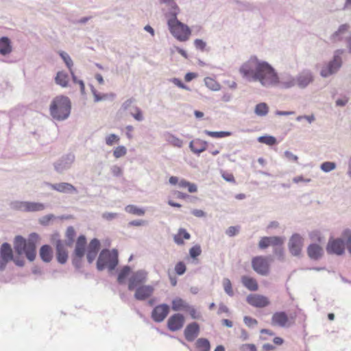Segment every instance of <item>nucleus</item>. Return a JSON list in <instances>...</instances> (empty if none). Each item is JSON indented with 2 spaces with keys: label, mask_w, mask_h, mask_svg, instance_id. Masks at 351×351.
Segmentation results:
<instances>
[{
  "label": "nucleus",
  "mask_w": 351,
  "mask_h": 351,
  "mask_svg": "<svg viewBox=\"0 0 351 351\" xmlns=\"http://www.w3.org/2000/svg\"><path fill=\"white\" fill-rule=\"evenodd\" d=\"M39 239V235L33 232L29 235L27 239H25L21 235H17L14 239V249L18 255L25 254L26 258L30 261H33L36 256V243Z\"/></svg>",
  "instance_id": "f257e3e1"
},
{
  "label": "nucleus",
  "mask_w": 351,
  "mask_h": 351,
  "mask_svg": "<svg viewBox=\"0 0 351 351\" xmlns=\"http://www.w3.org/2000/svg\"><path fill=\"white\" fill-rule=\"evenodd\" d=\"M71 102L66 96L59 95L53 98L49 106L50 115L55 120H66L71 114Z\"/></svg>",
  "instance_id": "f03ea898"
},
{
  "label": "nucleus",
  "mask_w": 351,
  "mask_h": 351,
  "mask_svg": "<svg viewBox=\"0 0 351 351\" xmlns=\"http://www.w3.org/2000/svg\"><path fill=\"white\" fill-rule=\"evenodd\" d=\"M119 254L116 249L111 251L108 249H103L97 261V269L98 271H103L108 268L110 271H113L119 263Z\"/></svg>",
  "instance_id": "7ed1b4c3"
},
{
  "label": "nucleus",
  "mask_w": 351,
  "mask_h": 351,
  "mask_svg": "<svg viewBox=\"0 0 351 351\" xmlns=\"http://www.w3.org/2000/svg\"><path fill=\"white\" fill-rule=\"evenodd\" d=\"M265 61H260L256 57L252 56L243 63L239 69L240 73L248 81H257L258 73Z\"/></svg>",
  "instance_id": "20e7f679"
},
{
  "label": "nucleus",
  "mask_w": 351,
  "mask_h": 351,
  "mask_svg": "<svg viewBox=\"0 0 351 351\" xmlns=\"http://www.w3.org/2000/svg\"><path fill=\"white\" fill-rule=\"evenodd\" d=\"M258 79L262 86L265 87L274 86L278 84V75L275 69L267 62L265 61L260 73Z\"/></svg>",
  "instance_id": "39448f33"
},
{
  "label": "nucleus",
  "mask_w": 351,
  "mask_h": 351,
  "mask_svg": "<svg viewBox=\"0 0 351 351\" xmlns=\"http://www.w3.org/2000/svg\"><path fill=\"white\" fill-rule=\"evenodd\" d=\"M343 53V49H337L335 51L332 59L325 64L320 71V75L322 77L326 78L337 73L342 66L341 56Z\"/></svg>",
  "instance_id": "423d86ee"
},
{
  "label": "nucleus",
  "mask_w": 351,
  "mask_h": 351,
  "mask_svg": "<svg viewBox=\"0 0 351 351\" xmlns=\"http://www.w3.org/2000/svg\"><path fill=\"white\" fill-rule=\"evenodd\" d=\"M10 207L14 210L34 213L44 210L46 206L40 202L14 200L10 203Z\"/></svg>",
  "instance_id": "0eeeda50"
},
{
  "label": "nucleus",
  "mask_w": 351,
  "mask_h": 351,
  "mask_svg": "<svg viewBox=\"0 0 351 351\" xmlns=\"http://www.w3.org/2000/svg\"><path fill=\"white\" fill-rule=\"evenodd\" d=\"M171 34L178 40L184 42L189 39L191 35L190 28L179 20L167 22Z\"/></svg>",
  "instance_id": "6e6552de"
},
{
  "label": "nucleus",
  "mask_w": 351,
  "mask_h": 351,
  "mask_svg": "<svg viewBox=\"0 0 351 351\" xmlns=\"http://www.w3.org/2000/svg\"><path fill=\"white\" fill-rule=\"evenodd\" d=\"M148 272L145 269H139L133 272L128 280V289L134 290L135 288L144 284L147 281Z\"/></svg>",
  "instance_id": "1a4fd4ad"
},
{
  "label": "nucleus",
  "mask_w": 351,
  "mask_h": 351,
  "mask_svg": "<svg viewBox=\"0 0 351 351\" xmlns=\"http://www.w3.org/2000/svg\"><path fill=\"white\" fill-rule=\"evenodd\" d=\"M75 159V155L72 153L63 155L53 163L54 169L58 173H63L71 169Z\"/></svg>",
  "instance_id": "9d476101"
},
{
  "label": "nucleus",
  "mask_w": 351,
  "mask_h": 351,
  "mask_svg": "<svg viewBox=\"0 0 351 351\" xmlns=\"http://www.w3.org/2000/svg\"><path fill=\"white\" fill-rule=\"evenodd\" d=\"M14 260L11 245L7 242L2 243L0 247V271L5 270L8 263Z\"/></svg>",
  "instance_id": "9b49d317"
},
{
  "label": "nucleus",
  "mask_w": 351,
  "mask_h": 351,
  "mask_svg": "<svg viewBox=\"0 0 351 351\" xmlns=\"http://www.w3.org/2000/svg\"><path fill=\"white\" fill-rule=\"evenodd\" d=\"M252 267L258 274L267 276L269 272V265L265 257L259 256L254 257L252 260Z\"/></svg>",
  "instance_id": "f8f14e48"
},
{
  "label": "nucleus",
  "mask_w": 351,
  "mask_h": 351,
  "mask_svg": "<svg viewBox=\"0 0 351 351\" xmlns=\"http://www.w3.org/2000/svg\"><path fill=\"white\" fill-rule=\"evenodd\" d=\"M302 246V237L298 233L293 234L289 239L288 243L290 253L294 256H299L301 254Z\"/></svg>",
  "instance_id": "ddd939ff"
},
{
  "label": "nucleus",
  "mask_w": 351,
  "mask_h": 351,
  "mask_svg": "<svg viewBox=\"0 0 351 351\" xmlns=\"http://www.w3.org/2000/svg\"><path fill=\"white\" fill-rule=\"evenodd\" d=\"M134 298L138 301H145L149 298L154 292V287L150 285L138 286L134 289Z\"/></svg>",
  "instance_id": "4468645a"
},
{
  "label": "nucleus",
  "mask_w": 351,
  "mask_h": 351,
  "mask_svg": "<svg viewBox=\"0 0 351 351\" xmlns=\"http://www.w3.org/2000/svg\"><path fill=\"white\" fill-rule=\"evenodd\" d=\"M345 243L341 239H330L326 246L329 254L341 255L344 252Z\"/></svg>",
  "instance_id": "2eb2a0df"
},
{
  "label": "nucleus",
  "mask_w": 351,
  "mask_h": 351,
  "mask_svg": "<svg viewBox=\"0 0 351 351\" xmlns=\"http://www.w3.org/2000/svg\"><path fill=\"white\" fill-rule=\"evenodd\" d=\"M314 80L313 73L310 70H303L295 77L296 85L300 88H305Z\"/></svg>",
  "instance_id": "dca6fc26"
},
{
  "label": "nucleus",
  "mask_w": 351,
  "mask_h": 351,
  "mask_svg": "<svg viewBox=\"0 0 351 351\" xmlns=\"http://www.w3.org/2000/svg\"><path fill=\"white\" fill-rule=\"evenodd\" d=\"M169 306L167 304L157 305L152 312V318L156 322H162L169 313Z\"/></svg>",
  "instance_id": "f3484780"
},
{
  "label": "nucleus",
  "mask_w": 351,
  "mask_h": 351,
  "mask_svg": "<svg viewBox=\"0 0 351 351\" xmlns=\"http://www.w3.org/2000/svg\"><path fill=\"white\" fill-rule=\"evenodd\" d=\"M247 302L256 308H263L269 304L268 298L262 295L250 294L246 298Z\"/></svg>",
  "instance_id": "a211bd4d"
},
{
  "label": "nucleus",
  "mask_w": 351,
  "mask_h": 351,
  "mask_svg": "<svg viewBox=\"0 0 351 351\" xmlns=\"http://www.w3.org/2000/svg\"><path fill=\"white\" fill-rule=\"evenodd\" d=\"M184 324V317L180 313L171 315L167 321V327L171 331H177L181 329Z\"/></svg>",
  "instance_id": "6ab92c4d"
},
{
  "label": "nucleus",
  "mask_w": 351,
  "mask_h": 351,
  "mask_svg": "<svg viewBox=\"0 0 351 351\" xmlns=\"http://www.w3.org/2000/svg\"><path fill=\"white\" fill-rule=\"evenodd\" d=\"M51 189L63 193H77V189L70 183L60 182L56 184L45 183Z\"/></svg>",
  "instance_id": "aec40b11"
},
{
  "label": "nucleus",
  "mask_w": 351,
  "mask_h": 351,
  "mask_svg": "<svg viewBox=\"0 0 351 351\" xmlns=\"http://www.w3.org/2000/svg\"><path fill=\"white\" fill-rule=\"evenodd\" d=\"M199 330L200 328L198 323L194 322L188 324L184 330L186 340L189 342L193 341L199 335Z\"/></svg>",
  "instance_id": "412c9836"
},
{
  "label": "nucleus",
  "mask_w": 351,
  "mask_h": 351,
  "mask_svg": "<svg viewBox=\"0 0 351 351\" xmlns=\"http://www.w3.org/2000/svg\"><path fill=\"white\" fill-rule=\"evenodd\" d=\"M56 254L57 261L63 265L65 264L68 260V252L64 248V244L60 239L56 242Z\"/></svg>",
  "instance_id": "4be33fe9"
},
{
  "label": "nucleus",
  "mask_w": 351,
  "mask_h": 351,
  "mask_svg": "<svg viewBox=\"0 0 351 351\" xmlns=\"http://www.w3.org/2000/svg\"><path fill=\"white\" fill-rule=\"evenodd\" d=\"M278 84L286 89L292 88L296 85L295 77L288 73H281L278 76Z\"/></svg>",
  "instance_id": "5701e85b"
},
{
  "label": "nucleus",
  "mask_w": 351,
  "mask_h": 351,
  "mask_svg": "<svg viewBox=\"0 0 351 351\" xmlns=\"http://www.w3.org/2000/svg\"><path fill=\"white\" fill-rule=\"evenodd\" d=\"M86 237L83 234L80 235L75 243L73 256L83 258L86 252Z\"/></svg>",
  "instance_id": "b1692460"
},
{
  "label": "nucleus",
  "mask_w": 351,
  "mask_h": 351,
  "mask_svg": "<svg viewBox=\"0 0 351 351\" xmlns=\"http://www.w3.org/2000/svg\"><path fill=\"white\" fill-rule=\"evenodd\" d=\"M324 250L322 247L317 243L310 244L307 247L308 256L312 260H319L322 256Z\"/></svg>",
  "instance_id": "393cba45"
},
{
  "label": "nucleus",
  "mask_w": 351,
  "mask_h": 351,
  "mask_svg": "<svg viewBox=\"0 0 351 351\" xmlns=\"http://www.w3.org/2000/svg\"><path fill=\"white\" fill-rule=\"evenodd\" d=\"M208 143L205 141H202L197 138L191 141L189 143V148L191 152L199 155L200 153L204 152L207 148Z\"/></svg>",
  "instance_id": "a878e982"
},
{
  "label": "nucleus",
  "mask_w": 351,
  "mask_h": 351,
  "mask_svg": "<svg viewBox=\"0 0 351 351\" xmlns=\"http://www.w3.org/2000/svg\"><path fill=\"white\" fill-rule=\"evenodd\" d=\"M287 322L288 317L284 311L276 312L272 315L271 324L274 326L285 327Z\"/></svg>",
  "instance_id": "bb28decb"
},
{
  "label": "nucleus",
  "mask_w": 351,
  "mask_h": 351,
  "mask_svg": "<svg viewBox=\"0 0 351 351\" xmlns=\"http://www.w3.org/2000/svg\"><path fill=\"white\" fill-rule=\"evenodd\" d=\"M41 260L45 263H49L53 258L52 248L49 245H43L39 250Z\"/></svg>",
  "instance_id": "cd10ccee"
},
{
  "label": "nucleus",
  "mask_w": 351,
  "mask_h": 351,
  "mask_svg": "<svg viewBox=\"0 0 351 351\" xmlns=\"http://www.w3.org/2000/svg\"><path fill=\"white\" fill-rule=\"evenodd\" d=\"M350 25L347 23L341 25L338 29L330 37L332 42L336 43L342 40L343 36L348 31Z\"/></svg>",
  "instance_id": "c85d7f7f"
},
{
  "label": "nucleus",
  "mask_w": 351,
  "mask_h": 351,
  "mask_svg": "<svg viewBox=\"0 0 351 351\" xmlns=\"http://www.w3.org/2000/svg\"><path fill=\"white\" fill-rule=\"evenodd\" d=\"M59 55L62 58V59L63 60V61L64 62L65 64L66 65L67 68L69 69L70 73H71V77H72V80L73 81V82H76L77 81V77L76 75H75L73 71V69H72V66L73 65V60L71 58L70 56L64 52V51H60L59 52Z\"/></svg>",
  "instance_id": "c756f323"
},
{
  "label": "nucleus",
  "mask_w": 351,
  "mask_h": 351,
  "mask_svg": "<svg viewBox=\"0 0 351 351\" xmlns=\"http://www.w3.org/2000/svg\"><path fill=\"white\" fill-rule=\"evenodd\" d=\"M12 51L10 40L5 36L0 38V54L6 56Z\"/></svg>",
  "instance_id": "7c9ffc66"
},
{
  "label": "nucleus",
  "mask_w": 351,
  "mask_h": 351,
  "mask_svg": "<svg viewBox=\"0 0 351 351\" xmlns=\"http://www.w3.org/2000/svg\"><path fill=\"white\" fill-rule=\"evenodd\" d=\"M241 282L247 289L250 291H255L258 290V285L256 280L251 277L243 276L241 278Z\"/></svg>",
  "instance_id": "2f4dec72"
},
{
  "label": "nucleus",
  "mask_w": 351,
  "mask_h": 351,
  "mask_svg": "<svg viewBox=\"0 0 351 351\" xmlns=\"http://www.w3.org/2000/svg\"><path fill=\"white\" fill-rule=\"evenodd\" d=\"M69 80V75L64 71H58L55 77V82L62 87H67Z\"/></svg>",
  "instance_id": "473e14b6"
},
{
  "label": "nucleus",
  "mask_w": 351,
  "mask_h": 351,
  "mask_svg": "<svg viewBox=\"0 0 351 351\" xmlns=\"http://www.w3.org/2000/svg\"><path fill=\"white\" fill-rule=\"evenodd\" d=\"M164 136L165 141L174 147H181L183 145V141L182 139L178 138L169 132L165 134Z\"/></svg>",
  "instance_id": "72a5a7b5"
},
{
  "label": "nucleus",
  "mask_w": 351,
  "mask_h": 351,
  "mask_svg": "<svg viewBox=\"0 0 351 351\" xmlns=\"http://www.w3.org/2000/svg\"><path fill=\"white\" fill-rule=\"evenodd\" d=\"M76 235L75 230L73 226H69L66 231V239L64 244L68 247H71L74 242V238Z\"/></svg>",
  "instance_id": "f704fd0d"
},
{
  "label": "nucleus",
  "mask_w": 351,
  "mask_h": 351,
  "mask_svg": "<svg viewBox=\"0 0 351 351\" xmlns=\"http://www.w3.org/2000/svg\"><path fill=\"white\" fill-rule=\"evenodd\" d=\"M196 348L199 351H210V343L206 338H199L195 342Z\"/></svg>",
  "instance_id": "c9c22d12"
},
{
  "label": "nucleus",
  "mask_w": 351,
  "mask_h": 351,
  "mask_svg": "<svg viewBox=\"0 0 351 351\" xmlns=\"http://www.w3.org/2000/svg\"><path fill=\"white\" fill-rule=\"evenodd\" d=\"M189 304L186 302L184 300L178 298L172 301V309L175 311H178L181 310H185L188 307Z\"/></svg>",
  "instance_id": "e433bc0d"
},
{
  "label": "nucleus",
  "mask_w": 351,
  "mask_h": 351,
  "mask_svg": "<svg viewBox=\"0 0 351 351\" xmlns=\"http://www.w3.org/2000/svg\"><path fill=\"white\" fill-rule=\"evenodd\" d=\"M170 6L169 14L171 16V19L168 20V21H176V20H178L177 18V16L180 12V8L176 4V3L173 1H171L170 4H167Z\"/></svg>",
  "instance_id": "4c0bfd02"
},
{
  "label": "nucleus",
  "mask_w": 351,
  "mask_h": 351,
  "mask_svg": "<svg viewBox=\"0 0 351 351\" xmlns=\"http://www.w3.org/2000/svg\"><path fill=\"white\" fill-rule=\"evenodd\" d=\"M269 112V107L266 103L262 102L258 104L254 108V112L256 115L264 117Z\"/></svg>",
  "instance_id": "58836bf2"
},
{
  "label": "nucleus",
  "mask_w": 351,
  "mask_h": 351,
  "mask_svg": "<svg viewBox=\"0 0 351 351\" xmlns=\"http://www.w3.org/2000/svg\"><path fill=\"white\" fill-rule=\"evenodd\" d=\"M204 84L207 88L213 91L219 90L221 88L220 84L212 77H205Z\"/></svg>",
  "instance_id": "ea45409f"
},
{
  "label": "nucleus",
  "mask_w": 351,
  "mask_h": 351,
  "mask_svg": "<svg viewBox=\"0 0 351 351\" xmlns=\"http://www.w3.org/2000/svg\"><path fill=\"white\" fill-rule=\"evenodd\" d=\"M130 272H131L130 267L128 265L124 266L121 269V270L120 271V272L118 275V278H117L118 282L119 284H123L125 282V278L130 274Z\"/></svg>",
  "instance_id": "a19ab883"
},
{
  "label": "nucleus",
  "mask_w": 351,
  "mask_h": 351,
  "mask_svg": "<svg viewBox=\"0 0 351 351\" xmlns=\"http://www.w3.org/2000/svg\"><path fill=\"white\" fill-rule=\"evenodd\" d=\"M269 245L273 247L274 248H276L277 246L283 245L285 239L282 237H278V236H273V237H268Z\"/></svg>",
  "instance_id": "79ce46f5"
},
{
  "label": "nucleus",
  "mask_w": 351,
  "mask_h": 351,
  "mask_svg": "<svg viewBox=\"0 0 351 351\" xmlns=\"http://www.w3.org/2000/svg\"><path fill=\"white\" fill-rule=\"evenodd\" d=\"M204 132L211 137L217 138H224L231 135V132L228 131L213 132L206 130Z\"/></svg>",
  "instance_id": "37998d69"
},
{
  "label": "nucleus",
  "mask_w": 351,
  "mask_h": 351,
  "mask_svg": "<svg viewBox=\"0 0 351 351\" xmlns=\"http://www.w3.org/2000/svg\"><path fill=\"white\" fill-rule=\"evenodd\" d=\"M101 247V243L100 241L96 238L93 239L88 247H87V251L88 252H99V249Z\"/></svg>",
  "instance_id": "c03bdc74"
},
{
  "label": "nucleus",
  "mask_w": 351,
  "mask_h": 351,
  "mask_svg": "<svg viewBox=\"0 0 351 351\" xmlns=\"http://www.w3.org/2000/svg\"><path fill=\"white\" fill-rule=\"evenodd\" d=\"M125 210L128 213L138 216H143L145 215V210L143 209L139 208L134 205H128L125 207Z\"/></svg>",
  "instance_id": "a18cd8bd"
},
{
  "label": "nucleus",
  "mask_w": 351,
  "mask_h": 351,
  "mask_svg": "<svg viewBox=\"0 0 351 351\" xmlns=\"http://www.w3.org/2000/svg\"><path fill=\"white\" fill-rule=\"evenodd\" d=\"M258 141L267 145H274L276 143V138L272 136H261L258 137Z\"/></svg>",
  "instance_id": "49530a36"
},
{
  "label": "nucleus",
  "mask_w": 351,
  "mask_h": 351,
  "mask_svg": "<svg viewBox=\"0 0 351 351\" xmlns=\"http://www.w3.org/2000/svg\"><path fill=\"white\" fill-rule=\"evenodd\" d=\"M222 283H223V289H224V291L226 292V293L228 294L230 297L233 296L234 291L232 290V283H231L230 280L228 278H225L223 279Z\"/></svg>",
  "instance_id": "de8ad7c7"
},
{
  "label": "nucleus",
  "mask_w": 351,
  "mask_h": 351,
  "mask_svg": "<svg viewBox=\"0 0 351 351\" xmlns=\"http://www.w3.org/2000/svg\"><path fill=\"white\" fill-rule=\"evenodd\" d=\"M273 253L279 261H285V251H284L283 245L277 246L276 248H274Z\"/></svg>",
  "instance_id": "09e8293b"
},
{
  "label": "nucleus",
  "mask_w": 351,
  "mask_h": 351,
  "mask_svg": "<svg viewBox=\"0 0 351 351\" xmlns=\"http://www.w3.org/2000/svg\"><path fill=\"white\" fill-rule=\"evenodd\" d=\"M321 169L324 172H330L336 168V164L333 162H324L320 166Z\"/></svg>",
  "instance_id": "8fccbe9b"
},
{
  "label": "nucleus",
  "mask_w": 351,
  "mask_h": 351,
  "mask_svg": "<svg viewBox=\"0 0 351 351\" xmlns=\"http://www.w3.org/2000/svg\"><path fill=\"white\" fill-rule=\"evenodd\" d=\"M127 149L123 145L118 146L113 152V156L116 158H119L126 154Z\"/></svg>",
  "instance_id": "3c124183"
},
{
  "label": "nucleus",
  "mask_w": 351,
  "mask_h": 351,
  "mask_svg": "<svg viewBox=\"0 0 351 351\" xmlns=\"http://www.w3.org/2000/svg\"><path fill=\"white\" fill-rule=\"evenodd\" d=\"M202 253L200 245H195L189 250V255L192 258H196Z\"/></svg>",
  "instance_id": "603ef678"
},
{
  "label": "nucleus",
  "mask_w": 351,
  "mask_h": 351,
  "mask_svg": "<svg viewBox=\"0 0 351 351\" xmlns=\"http://www.w3.org/2000/svg\"><path fill=\"white\" fill-rule=\"evenodd\" d=\"M55 218H56V217L54 215L49 214V215H45V216L40 217L38 219V221L40 225L46 226L49 224V222L51 220H52Z\"/></svg>",
  "instance_id": "864d4df0"
},
{
  "label": "nucleus",
  "mask_w": 351,
  "mask_h": 351,
  "mask_svg": "<svg viewBox=\"0 0 351 351\" xmlns=\"http://www.w3.org/2000/svg\"><path fill=\"white\" fill-rule=\"evenodd\" d=\"M186 311L189 312V313L191 315L192 319H199L201 318L200 313H198L193 306H190L189 304V306L186 308Z\"/></svg>",
  "instance_id": "5fc2aeb1"
},
{
  "label": "nucleus",
  "mask_w": 351,
  "mask_h": 351,
  "mask_svg": "<svg viewBox=\"0 0 351 351\" xmlns=\"http://www.w3.org/2000/svg\"><path fill=\"white\" fill-rule=\"evenodd\" d=\"M186 270V265L182 261L178 262L175 266V271L179 276L183 275L185 273Z\"/></svg>",
  "instance_id": "6e6d98bb"
},
{
  "label": "nucleus",
  "mask_w": 351,
  "mask_h": 351,
  "mask_svg": "<svg viewBox=\"0 0 351 351\" xmlns=\"http://www.w3.org/2000/svg\"><path fill=\"white\" fill-rule=\"evenodd\" d=\"M119 141V137L115 134H111L106 138V145L111 146Z\"/></svg>",
  "instance_id": "4d7b16f0"
},
{
  "label": "nucleus",
  "mask_w": 351,
  "mask_h": 351,
  "mask_svg": "<svg viewBox=\"0 0 351 351\" xmlns=\"http://www.w3.org/2000/svg\"><path fill=\"white\" fill-rule=\"evenodd\" d=\"M243 322L248 327H254V326H256L258 324V322L256 319L249 316H245L243 317Z\"/></svg>",
  "instance_id": "13d9d810"
},
{
  "label": "nucleus",
  "mask_w": 351,
  "mask_h": 351,
  "mask_svg": "<svg viewBox=\"0 0 351 351\" xmlns=\"http://www.w3.org/2000/svg\"><path fill=\"white\" fill-rule=\"evenodd\" d=\"M269 245L268 237H262L258 242V247L261 250L267 248Z\"/></svg>",
  "instance_id": "bf43d9fd"
},
{
  "label": "nucleus",
  "mask_w": 351,
  "mask_h": 351,
  "mask_svg": "<svg viewBox=\"0 0 351 351\" xmlns=\"http://www.w3.org/2000/svg\"><path fill=\"white\" fill-rule=\"evenodd\" d=\"M239 226H230L226 231V234L229 237H234L239 232Z\"/></svg>",
  "instance_id": "052dcab7"
},
{
  "label": "nucleus",
  "mask_w": 351,
  "mask_h": 351,
  "mask_svg": "<svg viewBox=\"0 0 351 351\" xmlns=\"http://www.w3.org/2000/svg\"><path fill=\"white\" fill-rule=\"evenodd\" d=\"M112 174L115 177H120L123 174V171L121 167L117 165H113L110 168Z\"/></svg>",
  "instance_id": "680f3d73"
},
{
  "label": "nucleus",
  "mask_w": 351,
  "mask_h": 351,
  "mask_svg": "<svg viewBox=\"0 0 351 351\" xmlns=\"http://www.w3.org/2000/svg\"><path fill=\"white\" fill-rule=\"evenodd\" d=\"M241 351H256V347L253 343L243 344L240 347Z\"/></svg>",
  "instance_id": "e2e57ef3"
},
{
  "label": "nucleus",
  "mask_w": 351,
  "mask_h": 351,
  "mask_svg": "<svg viewBox=\"0 0 351 351\" xmlns=\"http://www.w3.org/2000/svg\"><path fill=\"white\" fill-rule=\"evenodd\" d=\"M194 45H195V47L197 49H199L201 51H204L205 47H206V42H204L202 39H198V38L195 40Z\"/></svg>",
  "instance_id": "0e129e2a"
},
{
  "label": "nucleus",
  "mask_w": 351,
  "mask_h": 351,
  "mask_svg": "<svg viewBox=\"0 0 351 351\" xmlns=\"http://www.w3.org/2000/svg\"><path fill=\"white\" fill-rule=\"evenodd\" d=\"M119 214L116 213L106 212L102 214V217L108 221H111L118 217Z\"/></svg>",
  "instance_id": "69168bd1"
},
{
  "label": "nucleus",
  "mask_w": 351,
  "mask_h": 351,
  "mask_svg": "<svg viewBox=\"0 0 351 351\" xmlns=\"http://www.w3.org/2000/svg\"><path fill=\"white\" fill-rule=\"evenodd\" d=\"M82 258L78 256H73L72 258V263L76 269H80L82 266Z\"/></svg>",
  "instance_id": "338daca9"
},
{
  "label": "nucleus",
  "mask_w": 351,
  "mask_h": 351,
  "mask_svg": "<svg viewBox=\"0 0 351 351\" xmlns=\"http://www.w3.org/2000/svg\"><path fill=\"white\" fill-rule=\"evenodd\" d=\"M97 254H98L97 252L87 251L86 258H87L88 263L91 264L94 261Z\"/></svg>",
  "instance_id": "774afa93"
}]
</instances>
